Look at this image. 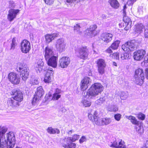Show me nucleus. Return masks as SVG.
<instances>
[{"mask_svg":"<svg viewBox=\"0 0 148 148\" xmlns=\"http://www.w3.org/2000/svg\"><path fill=\"white\" fill-rule=\"evenodd\" d=\"M143 7L142 6H140L138 8V12L140 14H141L143 12Z\"/></svg>","mask_w":148,"mask_h":148,"instance_id":"6e6d98bb","label":"nucleus"},{"mask_svg":"<svg viewBox=\"0 0 148 148\" xmlns=\"http://www.w3.org/2000/svg\"><path fill=\"white\" fill-rule=\"evenodd\" d=\"M70 137L71 142L75 141L79 138V136L77 134L74 135L72 137Z\"/></svg>","mask_w":148,"mask_h":148,"instance_id":"49530a36","label":"nucleus"},{"mask_svg":"<svg viewBox=\"0 0 148 148\" xmlns=\"http://www.w3.org/2000/svg\"><path fill=\"white\" fill-rule=\"evenodd\" d=\"M40 99V98H38V97L34 95L32 102V104L33 105H35Z\"/></svg>","mask_w":148,"mask_h":148,"instance_id":"a18cd8bd","label":"nucleus"},{"mask_svg":"<svg viewBox=\"0 0 148 148\" xmlns=\"http://www.w3.org/2000/svg\"><path fill=\"white\" fill-rule=\"evenodd\" d=\"M81 27L80 25V24H77L75 25L74 26V32L77 34H78L81 35L82 34V33L81 31L80 28Z\"/></svg>","mask_w":148,"mask_h":148,"instance_id":"2f4dec72","label":"nucleus"},{"mask_svg":"<svg viewBox=\"0 0 148 148\" xmlns=\"http://www.w3.org/2000/svg\"><path fill=\"white\" fill-rule=\"evenodd\" d=\"M17 70L21 72V76L23 80L25 81L28 78L29 73V70L27 66L22 63H20Z\"/></svg>","mask_w":148,"mask_h":148,"instance_id":"7ed1b4c3","label":"nucleus"},{"mask_svg":"<svg viewBox=\"0 0 148 148\" xmlns=\"http://www.w3.org/2000/svg\"><path fill=\"white\" fill-rule=\"evenodd\" d=\"M44 91L42 86H40L37 88V91L34 95L38 97V98H40L43 95Z\"/></svg>","mask_w":148,"mask_h":148,"instance_id":"cd10ccee","label":"nucleus"},{"mask_svg":"<svg viewBox=\"0 0 148 148\" xmlns=\"http://www.w3.org/2000/svg\"><path fill=\"white\" fill-rule=\"evenodd\" d=\"M143 76L144 77V73L143 70L140 68L136 69L135 71V74L134 77H136L137 76Z\"/></svg>","mask_w":148,"mask_h":148,"instance_id":"72a5a7b5","label":"nucleus"},{"mask_svg":"<svg viewBox=\"0 0 148 148\" xmlns=\"http://www.w3.org/2000/svg\"><path fill=\"white\" fill-rule=\"evenodd\" d=\"M66 3L70 4L75 2L74 0H66Z\"/></svg>","mask_w":148,"mask_h":148,"instance_id":"e2e57ef3","label":"nucleus"},{"mask_svg":"<svg viewBox=\"0 0 148 148\" xmlns=\"http://www.w3.org/2000/svg\"><path fill=\"white\" fill-rule=\"evenodd\" d=\"M59 35V34L58 33H53L51 34H46L45 36L46 43H49L55 38L58 37Z\"/></svg>","mask_w":148,"mask_h":148,"instance_id":"b1692460","label":"nucleus"},{"mask_svg":"<svg viewBox=\"0 0 148 148\" xmlns=\"http://www.w3.org/2000/svg\"><path fill=\"white\" fill-rule=\"evenodd\" d=\"M91 82V80L90 78L87 77H84L81 82L80 87L82 90L84 91L85 90Z\"/></svg>","mask_w":148,"mask_h":148,"instance_id":"6ab92c4d","label":"nucleus"},{"mask_svg":"<svg viewBox=\"0 0 148 148\" xmlns=\"http://www.w3.org/2000/svg\"><path fill=\"white\" fill-rule=\"evenodd\" d=\"M16 138L15 135L12 132L7 134L6 137L0 139V148H13L15 144Z\"/></svg>","mask_w":148,"mask_h":148,"instance_id":"f03ea898","label":"nucleus"},{"mask_svg":"<svg viewBox=\"0 0 148 148\" xmlns=\"http://www.w3.org/2000/svg\"><path fill=\"white\" fill-rule=\"evenodd\" d=\"M30 83L33 85L38 84V79L37 77L32 78L31 79Z\"/></svg>","mask_w":148,"mask_h":148,"instance_id":"37998d69","label":"nucleus"},{"mask_svg":"<svg viewBox=\"0 0 148 148\" xmlns=\"http://www.w3.org/2000/svg\"><path fill=\"white\" fill-rule=\"evenodd\" d=\"M131 56V54L130 52H126V53L121 54L120 58L122 60H127L130 59Z\"/></svg>","mask_w":148,"mask_h":148,"instance_id":"c9c22d12","label":"nucleus"},{"mask_svg":"<svg viewBox=\"0 0 148 148\" xmlns=\"http://www.w3.org/2000/svg\"><path fill=\"white\" fill-rule=\"evenodd\" d=\"M76 144L75 143H71L70 144L69 143L67 148H75Z\"/></svg>","mask_w":148,"mask_h":148,"instance_id":"603ef678","label":"nucleus"},{"mask_svg":"<svg viewBox=\"0 0 148 148\" xmlns=\"http://www.w3.org/2000/svg\"><path fill=\"white\" fill-rule=\"evenodd\" d=\"M53 73V69L49 68L47 69L46 74H45L44 82L46 83H49L51 82V76Z\"/></svg>","mask_w":148,"mask_h":148,"instance_id":"ddd939ff","label":"nucleus"},{"mask_svg":"<svg viewBox=\"0 0 148 148\" xmlns=\"http://www.w3.org/2000/svg\"><path fill=\"white\" fill-rule=\"evenodd\" d=\"M46 4L49 5H52L54 2V0H44Z\"/></svg>","mask_w":148,"mask_h":148,"instance_id":"8fccbe9b","label":"nucleus"},{"mask_svg":"<svg viewBox=\"0 0 148 148\" xmlns=\"http://www.w3.org/2000/svg\"><path fill=\"white\" fill-rule=\"evenodd\" d=\"M124 143L121 140L118 145L117 142L116 140H114L113 142H111V144H109V146L113 148H125L126 147L124 145Z\"/></svg>","mask_w":148,"mask_h":148,"instance_id":"4be33fe9","label":"nucleus"},{"mask_svg":"<svg viewBox=\"0 0 148 148\" xmlns=\"http://www.w3.org/2000/svg\"><path fill=\"white\" fill-rule=\"evenodd\" d=\"M60 111L62 113H64L66 112V110L64 107H62L60 110Z\"/></svg>","mask_w":148,"mask_h":148,"instance_id":"69168bd1","label":"nucleus"},{"mask_svg":"<svg viewBox=\"0 0 148 148\" xmlns=\"http://www.w3.org/2000/svg\"><path fill=\"white\" fill-rule=\"evenodd\" d=\"M19 10L11 9L8 12V19L10 21L14 20L16 18V15L19 13Z\"/></svg>","mask_w":148,"mask_h":148,"instance_id":"dca6fc26","label":"nucleus"},{"mask_svg":"<svg viewBox=\"0 0 148 148\" xmlns=\"http://www.w3.org/2000/svg\"><path fill=\"white\" fill-rule=\"evenodd\" d=\"M136 1V0H128L127 3L130 5H132Z\"/></svg>","mask_w":148,"mask_h":148,"instance_id":"680f3d73","label":"nucleus"},{"mask_svg":"<svg viewBox=\"0 0 148 148\" xmlns=\"http://www.w3.org/2000/svg\"><path fill=\"white\" fill-rule=\"evenodd\" d=\"M20 102L13 97L8 99L7 103L8 106L14 108L18 106Z\"/></svg>","mask_w":148,"mask_h":148,"instance_id":"5701e85b","label":"nucleus"},{"mask_svg":"<svg viewBox=\"0 0 148 148\" xmlns=\"http://www.w3.org/2000/svg\"><path fill=\"white\" fill-rule=\"evenodd\" d=\"M12 94L13 96V97L15 99L21 102L23 99V94L20 90H14L12 92Z\"/></svg>","mask_w":148,"mask_h":148,"instance_id":"412c9836","label":"nucleus"},{"mask_svg":"<svg viewBox=\"0 0 148 148\" xmlns=\"http://www.w3.org/2000/svg\"><path fill=\"white\" fill-rule=\"evenodd\" d=\"M135 83L137 85H142L143 83L144 77L143 76H137L134 77Z\"/></svg>","mask_w":148,"mask_h":148,"instance_id":"c756f323","label":"nucleus"},{"mask_svg":"<svg viewBox=\"0 0 148 148\" xmlns=\"http://www.w3.org/2000/svg\"><path fill=\"white\" fill-rule=\"evenodd\" d=\"M105 101V99L103 97L100 98L96 101V103L97 104H100Z\"/></svg>","mask_w":148,"mask_h":148,"instance_id":"09e8293b","label":"nucleus"},{"mask_svg":"<svg viewBox=\"0 0 148 148\" xmlns=\"http://www.w3.org/2000/svg\"><path fill=\"white\" fill-rule=\"evenodd\" d=\"M61 145L64 148H67L69 143H71L70 137L65 138L60 140Z\"/></svg>","mask_w":148,"mask_h":148,"instance_id":"393cba45","label":"nucleus"},{"mask_svg":"<svg viewBox=\"0 0 148 148\" xmlns=\"http://www.w3.org/2000/svg\"><path fill=\"white\" fill-rule=\"evenodd\" d=\"M25 136H26L25 138L26 139L28 140L29 141L31 142V139H32L34 138L33 136L28 132H25Z\"/></svg>","mask_w":148,"mask_h":148,"instance_id":"ea45409f","label":"nucleus"},{"mask_svg":"<svg viewBox=\"0 0 148 148\" xmlns=\"http://www.w3.org/2000/svg\"><path fill=\"white\" fill-rule=\"evenodd\" d=\"M43 62L42 59H40L37 61V62L35 64V66L36 70L39 71L40 72L43 68Z\"/></svg>","mask_w":148,"mask_h":148,"instance_id":"bb28decb","label":"nucleus"},{"mask_svg":"<svg viewBox=\"0 0 148 148\" xmlns=\"http://www.w3.org/2000/svg\"><path fill=\"white\" fill-rule=\"evenodd\" d=\"M136 41L133 40L128 41L122 46V49L125 51L130 52L134 51L136 48Z\"/></svg>","mask_w":148,"mask_h":148,"instance_id":"423d86ee","label":"nucleus"},{"mask_svg":"<svg viewBox=\"0 0 148 148\" xmlns=\"http://www.w3.org/2000/svg\"><path fill=\"white\" fill-rule=\"evenodd\" d=\"M141 148H148V140L144 142V145Z\"/></svg>","mask_w":148,"mask_h":148,"instance_id":"4d7b16f0","label":"nucleus"},{"mask_svg":"<svg viewBox=\"0 0 148 148\" xmlns=\"http://www.w3.org/2000/svg\"><path fill=\"white\" fill-rule=\"evenodd\" d=\"M56 49L60 52L64 51L65 49L66 44L64 40L60 38L57 40L55 44Z\"/></svg>","mask_w":148,"mask_h":148,"instance_id":"1a4fd4ad","label":"nucleus"},{"mask_svg":"<svg viewBox=\"0 0 148 148\" xmlns=\"http://www.w3.org/2000/svg\"><path fill=\"white\" fill-rule=\"evenodd\" d=\"M126 118L130 120L131 122L133 124L137 126L139 125V121L137 120L134 116L130 115V116H126Z\"/></svg>","mask_w":148,"mask_h":148,"instance_id":"c85d7f7f","label":"nucleus"},{"mask_svg":"<svg viewBox=\"0 0 148 148\" xmlns=\"http://www.w3.org/2000/svg\"><path fill=\"white\" fill-rule=\"evenodd\" d=\"M103 90V86L99 83H95L92 85L88 91L84 93L81 103L85 107H90L91 102L89 100L93 99Z\"/></svg>","mask_w":148,"mask_h":148,"instance_id":"f257e3e1","label":"nucleus"},{"mask_svg":"<svg viewBox=\"0 0 148 148\" xmlns=\"http://www.w3.org/2000/svg\"><path fill=\"white\" fill-rule=\"evenodd\" d=\"M109 2L111 6L115 9H117L120 5L117 0H109Z\"/></svg>","mask_w":148,"mask_h":148,"instance_id":"7c9ffc66","label":"nucleus"},{"mask_svg":"<svg viewBox=\"0 0 148 148\" xmlns=\"http://www.w3.org/2000/svg\"><path fill=\"white\" fill-rule=\"evenodd\" d=\"M98 67V71L99 73L102 75L104 73L105 68L106 64L105 60L102 59L98 60L96 62Z\"/></svg>","mask_w":148,"mask_h":148,"instance_id":"9b49d317","label":"nucleus"},{"mask_svg":"<svg viewBox=\"0 0 148 148\" xmlns=\"http://www.w3.org/2000/svg\"><path fill=\"white\" fill-rule=\"evenodd\" d=\"M102 120L101 125H108L110 124L111 122V119L109 118H102Z\"/></svg>","mask_w":148,"mask_h":148,"instance_id":"e433bc0d","label":"nucleus"},{"mask_svg":"<svg viewBox=\"0 0 148 148\" xmlns=\"http://www.w3.org/2000/svg\"><path fill=\"white\" fill-rule=\"evenodd\" d=\"M97 26L95 25H91L89 28H87L85 31V35L87 37L91 38L96 35V29Z\"/></svg>","mask_w":148,"mask_h":148,"instance_id":"6e6552de","label":"nucleus"},{"mask_svg":"<svg viewBox=\"0 0 148 148\" xmlns=\"http://www.w3.org/2000/svg\"><path fill=\"white\" fill-rule=\"evenodd\" d=\"M62 91L58 88H56L55 92L53 95L52 99L53 100H58L61 97V94Z\"/></svg>","mask_w":148,"mask_h":148,"instance_id":"a878e982","label":"nucleus"},{"mask_svg":"<svg viewBox=\"0 0 148 148\" xmlns=\"http://www.w3.org/2000/svg\"><path fill=\"white\" fill-rule=\"evenodd\" d=\"M113 34L111 33L105 32L101 34L100 40L105 43H108L111 41Z\"/></svg>","mask_w":148,"mask_h":148,"instance_id":"f8f14e48","label":"nucleus"},{"mask_svg":"<svg viewBox=\"0 0 148 148\" xmlns=\"http://www.w3.org/2000/svg\"><path fill=\"white\" fill-rule=\"evenodd\" d=\"M112 57L113 58L116 59H119V53H115L112 54Z\"/></svg>","mask_w":148,"mask_h":148,"instance_id":"5fc2aeb1","label":"nucleus"},{"mask_svg":"<svg viewBox=\"0 0 148 148\" xmlns=\"http://www.w3.org/2000/svg\"><path fill=\"white\" fill-rule=\"evenodd\" d=\"M138 127H138L136 128V130L139 133H141L143 131V129L142 128V127L140 126V127L139 126Z\"/></svg>","mask_w":148,"mask_h":148,"instance_id":"bf43d9fd","label":"nucleus"},{"mask_svg":"<svg viewBox=\"0 0 148 148\" xmlns=\"http://www.w3.org/2000/svg\"><path fill=\"white\" fill-rule=\"evenodd\" d=\"M121 117V115L119 114H117L114 115V117L115 119L117 121H119Z\"/></svg>","mask_w":148,"mask_h":148,"instance_id":"3c124183","label":"nucleus"},{"mask_svg":"<svg viewBox=\"0 0 148 148\" xmlns=\"http://www.w3.org/2000/svg\"><path fill=\"white\" fill-rule=\"evenodd\" d=\"M17 43L16 42V38L15 37L13 38L12 40L10 49L14 50L15 48V47Z\"/></svg>","mask_w":148,"mask_h":148,"instance_id":"79ce46f5","label":"nucleus"},{"mask_svg":"<svg viewBox=\"0 0 148 148\" xmlns=\"http://www.w3.org/2000/svg\"><path fill=\"white\" fill-rule=\"evenodd\" d=\"M144 36L145 38H148V29H145Z\"/></svg>","mask_w":148,"mask_h":148,"instance_id":"13d9d810","label":"nucleus"},{"mask_svg":"<svg viewBox=\"0 0 148 148\" xmlns=\"http://www.w3.org/2000/svg\"><path fill=\"white\" fill-rule=\"evenodd\" d=\"M144 27V26L142 24H138L136 25L135 32L139 34L142 32Z\"/></svg>","mask_w":148,"mask_h":148,"instance_id":"473e14b6","label":"nucleus"},{"mask_svg":"<svg viewBox=\"0 0 148 148\" xmlns=\"http://www.w3.org/2000/svg\"><path fill=\"white\" fill-rule=\"evenodd\" d=\"M145 73L146 75V78L148 79V68H146L145 70Z\"/></svg>","mask_w":148,"mask_h":148,"instance_id":"0e129e2a","label":"nucleus"},{"mask_svg":"<svg viewBox=\"0 0 148 148\" xmlns=\"http://www.w3.org/2000/svg\"><path fill=\"white\" fill-rule=\"evenodd\" d=\"M86 140V138L84 136H82L79 140V143H82Z\"/></svg>","mask_w":148,"mask_h":148,"instance_id":"864d4df0","label":"nucleus"},{"mask_svg":"<svg viewBox=\"0 0 148 148\" xmlns=\"http://www.w3.org/2000/svg\"><path fill=\"white\" fill-rule=\"evenodd\" d=\"M8 128L5 127H2L0 126V138H4L3 137L4 134L6 133L7 131Z\"/></svg>","mask_w":148,"mask_h":148,"instance_id":"4c0bfd02","label":"nucleus"},{"mask_svg":"<svg viewBox=\"0 0 148 148\" xmlns=\"http://www.w3.org/2000/svg\"><path fill=\"white\" fill-rule=\"evenodd\" d=\"M128 96V94L127 92H121L120 97L121 99L125 100L127 99Z\"/></svg>","mask_w":148,"mask_h":148,"instance_id":"a19ab883","label":"nucleus"},{"mask_svg":"<svg viewBox=\"0 0 148 148\" xmlns=\"http://www.w3.org/2000/svg\"><path fill=\"white\" fill-rule=\"evenodd\" d=\"M120 43V41L116 40L113 42L111 45L110 47L113 50H115L117 49Z\"/></svg>","mask_w":148,"mask_h":148,"instance_id":"58836bf2","label":"nucleus"},{"mask_svg":"<svg viewBox=\"0 0 148 148\" xmlns=\"http://www.w3.org/2000/svg\"><path fill=\"white\" fill-rule=\"evenodd\" d=\"M75 54L78 57L85 60L88 57V51L86 47H82L76 50Z\"/></svg>","mask_w":148,"mask_h":148,"instance_id":"0eeeda50","label":"nucleus"},{"mask_svg":"<svg viewBox=\"0 0 148 148\" xmlns=\"http://www.w3.org/2000/svg\"><path fill=\"white\" fill-rule=\"evenodd\" d=\"M20 46L21 51L25 53H28L31 49L30 43L26 40H24L22 41Z\"/></svg>","mask_w":148,"mask_h":148,"instance_id":"9d476101","label":"nucleus"},{"mask_svg":"<svg viewBox=\"0 0 148 148\" xmlns=\"http://www.w3.org/2000/svg\"><path fill=\"white\" fill-rule=\"evenodd\" d=\"M101 17L103 19H106L107 18V15L105 14H102L101 16Z\"/></svg>","mask_w":148,"mask_h":148,"instance_id":"338daca9","label":"nucleus"},{"mask_svg":"<svg viewBox=\"0 0 148 148\" xmlns=\"http://www.w3.org/2000/svg\"><path fill=\"white\" fill-rule=\"evenodd\" d=\"M59 63L62 68L66 67L70 63V59L69 57H63L59 60Z\"/></svg>","mask_w":148,"mask_h":148,"instance_id":"a211bd4d","label":"nucleus"},{"mask_svg":"<svg viewBox=\"0 0 148 148\" xmlns=\"http://www.w3.org/2000/svg\"><path fill=\"white\" fill-rule=\"evenodd\" d=\"M137 117L139 119L143 120L145 119V115L142 113H140L138 114Z\"/></svg>","mask_w":148,"mask_h":148,"instance_id":"de8ad7c7","label":"nucleus"},{"mask_svg":"<svg viewBox=\"0 0 148 148\" xmlns=\"http://www.w3.org/2000/svg\"><path fill=\"white\" fill-rule=\"evenodd\" d=\"M49 9H48L47 8H45L43 9H42V12L43 13H46V11L47 10H48Z\"/></svg>","mask_w":148,"mask_h":148,"instance_id":"774afa93","label":"nucleus"},{"mask_svg":"<svg viewBox=\"0 0 148 148\" xmlns=\"http://www.w3.org/2000/svg\"><path fill=\"white\" fill-rule=\"evenodd\" d=\"M98 114L97 111H92L91 113L88 114V117L95 124L99 126H101L102 118H100L98 116Z\"/></svg>","mask_w":148,"mask_h":148,"instance_id":"39448f33","label":"nucleus"},{"mask_svg":"<svg viewBox=\"0 0 148 148\" xmlns=\"http://www.w3.org/2000/svg\"><path fill=\"white\" fill-rule=\"evenodd\" d=\"M8 79L12 84H18L20 82L19 78L16 74L13 72L10 73L8 75Z\"/></svg>","mask_w":148,"mask_h":148,"instance_id":"2eb2a0df","label":"nucleus"},{"mask_svg":"<svg viewBox=\"0 0 148 148\" xmlns=\"http://www.w3.org/2000/svg\"><path fill=\"white\" fill-rule=\"evenodd\" d=\"M43 53L45 60L55 56L52 49L49 47L45 48Z\"/></svg>","mask_w":148,"mask_h":148,"instance_id":"f3484780","label":"nucleus"},{"mask_svg":"<svg viewBox=\"0 0 148 148\" xmlns=\"http://www.w3.org/2000/svg\"><path fill=\"white\" fill-rule=\"evenodd\" d=\"M146 54L145 50L141 49L137 51L134 53V59L136 60H141Z\"/></svg>","mask_w":148,"mask_h":148,"instance_id":"4468645a","label":"nucleus"},{"mask_svg":"<svg viewBox=\"0 0 148 148\" xmlns=\"http://www.w3.org/2000/svg\"><path fill=\"white\" fill-rule=\"evenodd\" d=\"M127 9V7L126 5H124L123 7V21L124 23H121L119 24L120 26L121 25V27H122V26L123 27L125 26V27L124 28L125 30L127 31L131 27V23L130 22V19L127 16H126V10Z\"/></svg>","mask_w":148,"mask_h":148,"instance_id":"20e7f679","label":"nucleus"},{"mask_svg":"<svg viewBox=\"0 0 148 148\" xmlns=\"http://www.w3.org/2000/svg\"><path fill=\"white\" fill-rule=\"evenodd\" d=\"M111 48L110 46L106 50V52L107 53H111L112 52V51L111 49Z\"/></svg>","mask_w":148,"mask_h":148,"instance_id":"052dcab7","label":"nucleus"},{"mask_svg":"<svg viewBox=\"0 0 148 148\" xmlns=\"http://www.w3.org/2000/svg\"><path fill=\"white\" fill-rule=\"evenodd\" d=\"M58 57L54 56L53 57L49 58L47 59H46L47 63V64L50 66H52L53 68H56L57 66V60Z\"/></svg>","mask_w":148,"mask_h":148,"instance_id":"aec40b11","label":"nucleus"},{"mask_svg":"<svg viewBox=\"0 0 148 148\" xmlns=\"http://www.w3.org/2000/svg\"><path fill=\"white\" fill-rule=\"evenodd\" d=\"M109 109L110 111L114 112H116L118 110V108L117 107L114 105H111Z\"/></svg>","mask_w":148,"mask_h":148,"instance_id":"c03bdc74","label":"nucleus"},{"mask_svg":"<svg viewBox=\"0 0 148 148\" xmlns=\"http://www.w3.org/2000/svg\"><path fill=\"white\" fill-rule=\"evenodd\" d=\"M47 130L48 133L51 134L55 133L58 134L60 133V131L58 129H53L51 127H49Z\"/></svg>","mask_w":148,"mask_h":148,"instance_id":"f704fd0d","label":"nucleus"}]
</instances>
